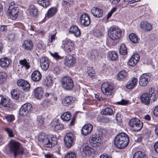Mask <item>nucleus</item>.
Returning a JSON list of instances; mask_svg holds the SVG:
<instances>
[{"label": "nucleus", "mask_w": 158, "mask_h": 158, "mask_svg": "<svg viewBox=\"0 0 158 158\" xmlns=\"http://www.w3.org/2000/svg\"><path fill=\"white\" fill-rule=\"evenodd\" d=\"M10 60L6 57L2 58L0 59V65L2 67L5 68L8 67L10 63Z\"/></svg>", "instance_id": "obj_29"}, {"label": "nucleus", "mask_w": 158, "mask_h": 158, "mask_svg": "<svg viewBox=\"0 0 158 158\" xmlns=\"http://www.w3.org/2000/svg\"><path fill=\"white\" fill-rule=\"evenodd\" d=\"M141 28L146 31H150L152 28V25L147 22H143L140 24Z\"/></svg>", "instance_id": "obj_28"}, {"label": "nucleus", "mask_w": 158, "mask_h": 158, "mask_svg": "<svg viewBox=\"0 0 158 158\" xmlns=\"http://www.w3.org/2000/svg\"><path fill=\"white\" fill-rule=\"evenodd\" d=\"M101 90L102 93L107 96L112 95L113 92V86L110 83L108 82L103 83L101 86Z\"/></svg>", "instance_id": "obj_6"}, {"label": "nucleus", "mask_w": 158, "mask_h": 158, "mask_svg": "<svg viewBox=\"0 0 158 158\" xmlns=\"http://www.w3.org/2000/svg\"><path fill=\"white\" fill-rule=\"evenodd\" d=\"M42 76L38 70L34 71L31 74L32 80L35 82L39 81L41 78Z\"/></svg>", "instance_id": "obj_26"}, {"label": "nucleus", "mask_w": 158, "mask_h": 158, "mask_svg": "<svg viewBox=\"0 0 158 158\" xmlns=\"http://www.w3.org/2000/svg\"><path fill=\"white\" fill-rule=\"evenodd\" d=\"M17 85L21 87V89L23 90L27 91L29 90L30 88V85L26 81L20 79L17 82Z\"/></svg>", "instance_id": "obj_13"}, {"label": "nucleus", "mask_w": 158, "mask_h": 158, "mask_svg": "<svg viewBox=\"0 0 158 158\" xmlns=\"http://www.w3.org/2000/svg\"><path fill=\"white\" fill-rule=\"evenodd\" d=\"M153 114L156 117L158 116V106L155 107L153 111Z\"/></svg>", "instance_id": "obj_62"}, {"label": "nucleus", "mask_w": 158, "mask_h": 158, "mask_svg": "<svg viewBox=\"0 0 158 158\" xmlns=\"http://www.w3.org/2000/svg\"><path fill=\"white\" fill-rule=\"evenodd\" d=\"M10 103L9 100L6 98H5L2 105L5 107H8L10 106Z\"/></svg>", "instance_id": "obj_54"}, {"label": "nucleus", "mask_w": 158, "mask_h": 158, "mask_svg": "<svg viewBox=\"0 0 158 158\" xmlns=\"http://www.w3.org/2000/svg\"><path fill=\"white\" fill-rule=\"evenodd\" d=\"M49 136L45 134L44 133L39 134L38 137V139L39 141L42 142L43 143L44 140L48 137Z\"/></svg>", "instance_id": "obj_43"}, {"label": "nucleus", "mask_w": 158, "mask_h": 158, "mask_svg": "<svg viewBox=\"0 0 158 158\" xmlns=\"http://www.w3.org/2000/svg\"><path fill=\"white\" fill-rule=\"evenodd\" d=\"M93 126L90 124H88L85 125L82 127L81 132L82 134L84 135H87L90 133L93 130Z\"/></svg>", "instance_id": "obj_16"}, {"label": "nucleus", "mask_w": 158, "mask_h": 158, "mask_svg": "<svg viewBox=\"0 0 158 158\" xmlns=\"http://www.w3.org/2000/svg\"><path fill=\"white\" fill-rule=\"evenodd\" d=\"M5 130L8 134V136L10 137H13L14 136L13 131L11 128L8 127H6L5 128Z\"/></svg>", "instance_id": "obj_49"}, {"label": "nucleus", "mask_w": 158, "mask_h": 158, "mask_svg": "<svg viewBox=\"0 0 158 158\" xmlns=\"http://www.w3.org/2000/svg\"><path fill=\"white\" fill-rule=\"evenodd\" d=\"M91 11L92 15L96 17H101L103 15L102 10L97 7H93L91 10Z\"/></svg>", "instance_id": "obj_24"}, {"label": "nucleus", "mask_w": 158, "mask_h": 158, "mask_svg": "<svg viewBox=\"0 0 158 158\" xmlns=\"http://www.w3.org/2000/svg\"><path fill=\"white\" fill-rule=\"evenodd\" d=\"M44 156L45 158H53V155L50 153H48L45 154Z\"/></svg>", "instance_id": "obj_63"}, {"label": "nucleus", "mask_w": 158, "mask_h": 158, "mask_svg": "<svg viewBox=\"0 0 158 158\" xmlns=\"http://www.w3.org/2000/svg\"><path fill=\"white\" fill-rule=\"evenodd\" d=\"M139 56L138 54H135L131 57L128 62V64L131 66H134L139 61Z\"/></svg>", "instance_id": "obj_15"}, {"label": "nucleus", "mask_w": 158, "mask_h": 158, "mask_svg": "<svg viewBox=\"0 0 158 158\" xmlns=\"http://www.w3.org/2000/svg\"><path fill=\"white\" fill-rule=\"evenodd\" d=\"M154 146L155 151L158 154V141L155 143Z\"/></svg>", "instance_id": "obj_64"}, {"label": "nucleus", "mask_w": 158, "mask_h": 158, "mask_svg": "<svg viewBox=\"0 0 158 158\" xmlns=\"http://www.w3.org/2000/svg\"><path fill=\"white\" fill-rule=\"evenodd\" d=\"M61 82L63 88L66 90H71L74 86L72 79L69 77H64L61 79Z\"/></svg>", "instance_id": "obj_5"}, {"label": "nucleus", "mask_w": 158, "mask_h": 158, "mask_svg": "<svg viewBox=\"0 0 158 158\" xmlns=\"http://www.w3.org/2000/svg\"><path fill=\"white\" fill-rule=\"evenodd\" d=\"M129 38L130 41L133 43H137L139 42L138 37L134 33H131L129 34Z\"/></svg>", "instance_id": "obj_40"}, {"label": "nucleus", "mask_w": 158, "mask_h": 158, "mask_svg": "<svg viewBox=\"0 0 158 158\" xmlns=\"http://www.w3.org/2000/svg\"><path fill=\"white\" fill-rule=\"evenodd\" d=\"M69 31L70 33L73 34L76 37H79L81 35L80 29L75 26H72L69 29Z\"/></svg>", "instance_id": "obj_27"}, {"label": "nucleus", "mask_w": 158, "mask_h": 158, "mask_svg": "<svg viewBox=\"0 0 158 158\" xmlns=\"http://www.w3.org/2000/svg\"><path fill=\"white\" fill-rule=\"evenodd\" d=\"M33 47V44L31 40H27L23 42L22 48L25 50L30 51L32 48Z\"/></svg>", "instance_id": "obj_20"}, {"label": "nucleus", "mask_w": 158, "mask_h": 158, "mask_svg": "<svg viewBox=\"0 0 158 158\" xmlns=\"http://www.w3.org/2000/svg\"><path fill=\"white\" fill-rule=\"evenodd\" d=\"M127 76V73L125 70L121 71L118 75V80L119 81H122L126 78Z\"/></svg>", "instance_id": "obj_32"}, {"label": "nucleus", "mask_w": 158, "mask_h": 158, "mask_svg": "<svg viewBox=\"0 0 158 158\" xmlns=\"http://www.w3.org/2000/svg\"><path fill=\"white\" fill-rule=\"evenodd\" d=\"M90 139L89 143L93 147H96L100 145L101 139L100 136L98 135H93Z\"/></svg>", "instance_id": "obj_11"}, {"label": "nucleus", "mask_w": 158, "mask_h": 158, "mask_svg": "<svg viewBox=\"0 0 158 158\" xmlns=\"http://www.w3.org/2000/svg\"><path fill=\"white\" fill-rule=\"evenodd\" d=\"M61 46L67 52H70L73 49L74 44L69 40L66 39L62 41Z\"/></svg>", "instance_id": "obj_10"}, {"label": "nucleus", "mask_w": 158, "mask_h": 158, "mask_svg": "<svg viewBox=\"0 0 158 158\" xmlns=\"http://www.w3.org/2000/svg\"><path fill=\"white\" fill-rule=\"evenodd\" d=\"M128 101L127 100H125L124 99H123L120 101L117 102V103L119 105H126L128 104Z\"/></svg>", "instance_id": "obj_59"}, {"label": "nucleus", "mask_w": 158, "mask_h": 158, "mask_svg": "<svg viewBox=\"0 0 158 158\" xmlns=\"http://www.w3.org/2000/svg\"><path fill=\"white\" fill-rule=\"evenodd\" d=\"M6 74L5 72L0 73V84H3L6 79Z\"/></svg>", "instance_id": "obj_48"}, {"label": "nucleus", "mask_w": 158, "mask_h": 158, "mask_svg": "<svg viewBox=\"0 0 158 158\" xmlns=\"http://www.w3.org/2000/svg\"><path fill=\"white\" fill-rule=\"evenodd\" d=\"M8 30L7 27L5 25L0 26V31L3 32H6Z\"/></svg>", "instance_id": "obj_58"}, {"label": "nucleus", "mask_w": 158, "mask_h": 158, "mask_svg": "<svg viewBox=\"0 0 158 158\" xmlns=\"http://www.w3.org/2000/svg\"><path fill=\"white\" fill-rule=\"evenodd\" d=\"M107 56L109 60L112 61L116 60L118 58L117 53L114 51L108 52Z\"/></svg>", "instance_id": "obj_30"}, {"label": "nucleus", "mask_w": 158, "mask_h": 158, "mask_svg": "<svg viewBox=\"0 0 158 158\" xmlns=\"http://www.w3.org/2000/svg\"><path fill=\"white\" fill-rule=\"evenodd\" d=\"M73 3V0H64L62 4L64 7H68L72 5Z\"/></svg>", "instance_id": "obj_47"}, {"label": "nucleus", "mask_w": 158, "mask_h": 158, "mask_svg": "<svg viewBox=\"0 0 158 158\" xmlns=\"http://www.w3.org/2000/svg\"><path fill=\"white\" fill-rule=\"evenodd\" d=\"M137 79L135 77H132L127 83L126 87L128 89H131L137 84Z\"/></svg>", "instance_id": "obj_25"}, {"label": "nucleus", "mask_w": 158, "mask_h": 158, "mask_svg": "<svg viewBox=\"0 0 158 158\" xmlns=\"http://www.w3.org/2000/svg\"><path fill=\"white\" fill-rule=\"evenodd\" d=\"M121 32V30L118 27L112 26L108 29V34L110 39L114 40L120 37Z\"/></svg>", "instance_id": "obj_4"}, {"label": "nucleus", "mask_w": 158, "mask_h": 158, "mask_svg": "<svg viewBox=\"0 0 158 158\" xmlns=\"http://www.w3.org/2000/svg\"><path fill=\"white\" fill-rule=\"evenodd\" d=\"M33 92L35 98L39 99H40L42 98L44 91L42 87H37L34 90Z\"/></svg>", "instance_id": "obj_21"}, {"label": "nucleus", "mask_w": 158, "mask_h": 158, "mask_svg": "<svg viewBox=\"0 0 158 158\" xmlns=\"http://www.w3.org/2000/svg\"><path fill=\"white\" fill-rule=\"evenodd\" d=\"M129 139L128 135L125 133H120L117 135L114 139V143L118 148L123 149L128 145Z\"/></svg>", "instance_id": "obj_2"}, {"label": "nucleus", "mask_w": 158, "mask_h": 158, "mask_svg": "<svg viewBox=\"0 0 158 158\" xmlns=\"http://www.w3.org/2000/svg\"><path fill=\"white\" fill-rule=\"evenodd\" d=\"M87 72L89 75L91 77L95 76V72L92 68L89 70Z\"/></svg>", "instance_id": "obj_57"}, {"label": "nucleus", "mask_w": 158, "mask_h": 158, "mask_svg": "<svg viewBox=\"0 0 158 158\" xmlns=\"http://www.w3.org/2000/svg\"><path fill=\"white\" fill-rule=\"evenodd\" d=\"M19 62L23 67H25L26 69H28L30 67L29 63L27 62V60L25 58L23 60H19Z\"/></svg>", "instance_id": "obj_34"}, {"label": "nucleus", "mask_w": 158, "mask_h": 158, "mask_svg": "<svg viewBox=\"0 0 158 158\" xmlns=\"http://www.w3.org/2000/svg\"><path fill=\"white\" fill-rule=\"evenodd\" d=\"M64 127V125L62 124H58L55 126L54 129L56 131H57L58 130L63 129Z\"/></svg>", "instance_id": "obj_56"}, {"label": "nucleus", "mask_w": 158, "mask_h": 158, "mask_svg": "<svg viewBox=\"0 0 158 158\" xmlns=\"http://www.w3.org/2000/svg\"><path fill=\"white\" fill-rule=\"evenodd\" d=\"M76 154L73 152H69L65 155L64 158H76Z\"/></svg>", "instance_id": "obj_50"}, {"label": "nucleus", "mask_w": 158, "mask_h": 158, "mask_svg": "<svg viewBox=\"0 0 158 158\" xmlns=\"http://www.w3.org/2000/svg\"><path fill=\"white\" fill-rule=\"evenodd\" d=\"M90 148L87 145H83L82 147V151L86 155H89L91 153V152L90 150Z\"/></svg>", "instance_id": "obj_44"}, {"label": "nucleus", "mask_w": 158, "mask_h": 158, "mask_svg": "<svg viewBox=\"0 0 158 158\" xmlns=\"http://www.w3.org/2000/svg\"><path fill=\"white\" fill-rule=\"evenodd\" d=\"M5 118L7 121L9 122L13 121L15 119L14 116L12 114H6Z\"/></svg>", "instance_id": "obj_51"}, {"label": "nucleus", "mask_w": 158, "mask_h": 158, "mask_svg": "<svg viewBox=\"0 0 158 158\" xmlns=\"http://www.w3.org/2000/svg\"><path fill=\"white\" fill-rule=\"evenodd\" d=\"M8 147L10 152L14 154L15 158L17 156L23 154V149L20 143L14 140H11L9 142Z\"/></svg>", "instance_id": "obj_3"}, {"label": "nucleus", "mask_w": 158, "mask_h": 158, "mask_svg": "<svg viewBox=\"0 0 158 158\" xmlns=\"http://www.w3.org/2000/svg\"><path fill=\"white\" fill-rule=\"evenodd\" d=\"M74 140V137L72 132L67 133L64 138V143L67 148H70L72 145Z\"/></svg>", "instance_id": "obj_12"}, {"label": "nucleus", "mask_w": 158, "mask_h": 158, "mask_svg": "<svg viewBox=\"0 0 158 158\" xmlns=\"http://www.w3.org/2000/svg\"><path fill=\"white\" fill-rule=\"evenodd\" d=\"M18 10L15 9L8 10L7 15L8 18L12 20L15 19L18 17Z\"/></svg>", "instance_id": "obj_23"}, {"label": "nucleus", "mask_w": 158, "mask_h": 158, "mask_svg": "<svg viewBox=\"0 0 158 158\" xmlns=\"http://www.w3.org/2000/svg\"><path fill=\"white\" fill-rule=\"evenodd\" d=\"M113 113L112 109L109 107H107L103 109L101 112L102 114L107 115H111Z\"/></svg>", "instance_id": "obj_35"}, {"label": "nucleus", "mask_w": 158, "mask_h": 158, "mask_svg": "<svg viewBox=\"0 0 158 158\" xmlns=\"http://www.w3.org/2000/svg\"><path fill=\"white\" fill-rule=\"evenodd\" d=\"M27 11L29 15L32 17H36L38 15V10L33 5H31L29 6Z\"/></svg>", "instance_id": "obj_22"}, {"label": "nucleus", "mask_w": 158, "mask_h": 158, "mask_svg": "<svg viewBox=\"0 0 158 158\" xmlns=\"http://www.w3.org/2000/svg\"><path fill=\"white\" fill-rule=\"evenodd\" d=\"M4 136L3 135L0 134V145H2L5 143Z\"/></svg>", "instance_id": "obj_60"}, {"label": "nucleus", "mask_w": 158, "mask_h": 158, "mask_svg": "<svg viewBox=\"0 0 158 158\" xmlns=\"http://www.w3.org/2000/svg\"><path fill=\"white\" fill-rule=\"evenodd\" d=\"M45 47L44 44L39 43L37 45L36 50L39 53H42L45 51Z\"/></svg>", "instance_id": "obj_39"}, {"label": "nucleus", "mask_w": 158, "mask_h": 158, "mask_svg": "<svg viewBox=\"0 0 158 158\" xmlns=\"http://www.w3.org/2000/svg\"><path fill=\"white\" fill-rule=\"evenodd\" d=\"M11 94L12 97L14 99L17 100L19 98V95L17 91L15 90H13L11 92Z\"/></svg>", "instance_id": "obj_53"}, {"label": "nucleus", "mask_w": 158, "mask_h": 158, "mask_svg": "<svg viewBox=\"0 0 158 158\" xmlns=\"http://www.w3.org/2000/svg\"><path fill=\"white\" fill-rule=\"evenodd\" d=\"M80 23L84 26H87L90 23V19L89 17L86 14L82 15L80 18Z\"/></svg>", "instance_id": "obj_19"}, {"label": "nucleus", "mask_w": 158, "mask_h": 158, "mask_svg": "<svg viewBox=\"0 0 158 158\" xmlns=\"http://www.w3.org/2000/svg\"><path fill=\"white\" fill-rule=\"evenodd\" d=\"M18 5L17 3L15 2V1H13L11 2L10 4L8 10H13L15 9L16 10H18Z\"/></svg>", "instance_id": "obj_46"}, {"label": "nucleus", "mask_w": 158, "mask_h": 158, "mask_svg": "<svg viewBox=\"0 0 158 158\" xmlns=\"http://www.w3.org/2000/svg\"><path fill=\"white\" fill-rule=\"evenodd\" d=\"M49 65L48 59L46 57L42 58L40 61V65L41 69L44 70H46L48 68Z\"/></svg>", "instance_id": "obj_18"}, {"label": "nucleus", "mask_w": 158, "mask_h": 158, "mask_svg": "<svg viewBox=\"0 0 158 158\" xmlns=\"http://www.w3.org/2000/svg\"><path fill=\"white\" fill-rule=\"evenodd\" d=\"M75 63V58L71 55H68L65 56L64 64L67 67L73 66Z\"/></svg>", "instance_id": "obj_14"}, {"label": "nucleus", "mask_w": 158, "mask_h": 158, "mask_svg": "<svg viewBox=\"0 0 158 158\" xmlns=\"http://www.w3.org/2000/svg\"><path fill=\"white\" fill-rule=\"evenodd\" d=\"M57 12V10L55 7H52L49 9L48 11L47 16L48 18L53 16Z\"/></svg>", "instance_id": "obj_37"}, {"label": "nucleus", "mask_w": 158, "mask_h": 158, "mask_svg": "<svg viewBox=\"0 0 158 158\" xmlns=\"http://www.w3.org/2000/svg\"><path fill=\"white\" fill-rule=\"evenodd\" d=\"M133 158H146L145 153L140 151H137L134 154Z\"/></svg>", "instance_id": "obj_33"}, {"label": "nucleus", "mask_w": 158, "mask_h": 158, "mask_svg": "<svg viewBox=\"0 0 158 158\" xmlns=\"http://www.w3.org/2000/svg\"><path fill=\"white\" fill-rule=\"evenodd\" d=\"M50 0H38V3L44 8H46L50 5Z\"/></svg>", "instance_id": "obj_36"}, {"label": "nucleus", "mask_w": 158, "mask_h": 158, "mask_svg": "<svg viewBox=\"0 0 158 158\" xmlns=\"http://www.w3.org/2000/svg\"><path fill=\"white\" fill-rule=\"evenodd\" d=\"M45 118L42 116H39L37 117V123L40 126H42L44 122Z\"/></svg>", "instance_id": "obj_45"}, {"label": "nucleus", "mask_w": 158, "mask_h": 158, "mask_svg": "<svg viewBox=\"0 0 158 158\" xmlns=\"http://www.w3.org/2000/svg\"><path fill=\"white\" fill-rule=\"evenodd\" d=\"M32 108V105L29 103L24 104L20 108L19 111V114L22 116H26Z\"/></svg>", "instance_id": "obj_8"}, {"label": "nucleus", "mask_w": 158, "mask_h": 158, "mask_svg": "<svg viewBox=\"0 0 158 158\" xmlns=\"http://www.w3.org/2000/svg\"><path fill=\"white\" fill-rule=\"evenodd\" d=\"M50 54L51 56L53 57L56 60H59L62 59V57L59 56L58 53L57 52H54L52 53L51 52H50Z\"/></svg>", "instance_id": "obj_52"}, {"label": "nucleus", "mask_w": 158, "mask_h": 158, "mask_svg": "<svg viewBox=\"0 0 158 158\" xmlns=\"http://www.w3.org/2000/svg\"><path fill=\"white\" fill-rule=\"evenodd\" d=\"M73 101V97L71 96L66 97L62 102L63 104L65 106H68L71 104Z\"/></svg>", "instance_id": "obj_31"}, {"label": "nucleus", "mask_w": 158, "mask_h": 158, "mask_svg": "<svg viewBox=\"0 0 158 158\" xmlns=\"http://www.w3.org/2000/svg\"><path fill=\"white\" fill-rule=\"evenodd\" d=\"M61 118L62 120L65 121H69L70 119V113L69 112L64 113L61 115Z\"/></svg>", "instance_id": "obj_41"}, {"label": "nucleus", "mask_w": 158, "mask_h": 158, "mask_svg": "<svg viewBox=\"0 0 158 158\" xmlns=\"http://www.w3.org/2000/svg\"><path fill=\"white\" fill-rule=\"evenodd\" d=\"M149 77L146 74H143L139 78V83L140 86H145L148 83Z\"/></svg>", "instance_id": "obj_17"}, {"label": "nucleus", "mask_w": 158, "mask_h": 158, "mask_svg": "<svg viewBox=\"0 0 158 158\" xmlns=\"http://www.w3.org/2000/svg\"><path fill=\"white\" fill-rule=\"evenodd\" d=\"M52 78L50 76H47L45 81L44 82L48 87H50L53 84V81Z\"/></svg>", "instance_id": "obj_38"}, {"label": "nucleus", "mask_w": 158, "mask_h": 158, "mask_svg": "<svg viewBox=\"0 0 158 158\" xmlns=\"http://www.w3.org/2000/svg\"><path fill=\"white\" fill-rule=\"evenodd\" d=\"M116 10V8H113L111 10L110 12H109L108 14V15L107 16V19L109 18L112 15V14L114 13Z\"/></svg>", "instance_id": "obj_61"}, {"label": "nucleus", "mask_w": 158, "mask_h": 158, "mask_svg": "<svg viewBox=\"0 0 158 158\" xmlns=\"http://www.w3.org/2000/svg\"><path fill=\"white\" fill-rule=\"evenodd\" d=\"M119 52L122 55H125L127 54V51L125 44H122L120 45Z\"/></svg>", "instance_id": "obj_42"}, {"label": "nucleus", "mask_w": 158, "mask_h": 158, "mask_svg": "<svg viewBox=\"0 0 158 158\" xmlns=\"http://www.w3.org/2000/svg\"><path fill=\"white\" fill-rule=\"evenodd\" d=\"M8 40L10 41H13L14 40L15 38V35L13 33H11L7 36Z\"/></svg>", "instance_id": "obj_55"}, {"label": "nucleus", "mask_w": 158, "mask_h": 158, "mask_svg": "<svg viewBox=\"0 0 158 158\" xmlns=\"http://www.w3.org/2000/svg\"><path fill=\"white\" fill-rule=\"evenodd\" d=\"M57 139L54 136H49L43 144L45 147L51 148L57 144Z\"/></svg>", "instance_id": "obj_9"}, {"label": "nucleus", "mask_w": 158, "mask_h": 158, "mask_svg": "<svg viewBox=\"0 0 158 158\" xmlns=\"http://www.w3.org/2000/svg\"><path fill=\"white\" fill-rule=\"evenodd\" d=\"M129 126L132 127L134 130L136 131H140L143 127V123L139 119L133 118L129 121Z\"/></svg>", "instance_id": "obj_7"}, {"label": "nucleus", "mask_w": 158, "mask_h": 158, "mask_svg": "<svg viewBox=\"0 0 158 158\" xmlns=\"http://www.w3.org/2000/svg\"><path fill=\"white\" fill-rule=\"evenodd\" d=\"M158 92L154 88H152L149 89V94L144 93L143 94L140 99L141 102L145 104L148 105L150 102H154L158 98Z\"/></svg>", "instance_id": "obj_1"}]
</instances>
